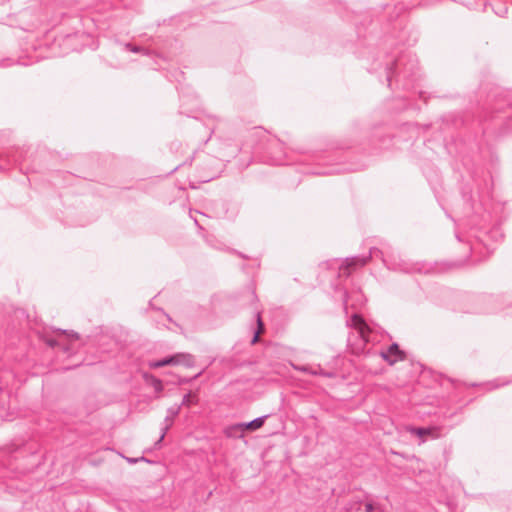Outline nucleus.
<instances>
[{"label": "nucleus", "instance_id": "obj_1", "mask_svg": "<svg viewBox=\"0 0 512 512\" xmlns=\"http://www.w3.org/2000/svg\"><path fill=\"white\" fill-rule=\"evenodd\" d=\"M383 71L389 87L395 83L403 90L414 88L420 76L418 60L410 51L387 55L383 64Z\"/></svg>", "mask_w": 512, "mask_h": 512}, {"label": "nucleus", "instance_id": "obj_2", "mask_svg": "<svg viewBox=\"0 0 512 512\" xmlns=\"http://www.w3.org/2000/svg\"><path fill=\"white\" fill-rule=\"evenodd\" d=\"M372 258H380L384 265L391 270H401L404 272L414 270V268L409 267L408 263L398 257L396 251L390 245H383L382 248H370L368 256L346 258L345 262L339 268V275L349 277L352 269L364 266ZM415 270L419 272L422 271L421 268H415Z\"/></svg>", "mask_w": 512, "mask_h": 512}, {"label": "nucleus", "instance_id": "obj_3", "mask_svg": "<svg viewBox=\"0 0 512 512\" xmlns=\"http://www.w3.org/2000/svg\"><path fill=\"white\" fill-rule=\"evenodd\" d=\"M57 337H43V341L51 348H60L65 354H71L74 350L72 342L79 339L78 333L74 331L57 329Z\"/></svg>", "mask_w": 512, "mask_h": 512}, {"label": "nucleus", "instance_id": "obj_4", "mask_svg": "<svg viewBox=\"0 0 512 512\" xmlns=\"http://www.w3.org/2000/svg\"><path fill=\"white\" fill-rule=\"evenodd\" d=\"M490 109L494 114L493 118L505 121L506 129L512 130V100L510 95L497 99Z\"/></svg>", "mask_w": 512, "mask_h": 512}, {"label": "nucleus", "instance_id": "obj_5", "mask_svg": "<svg viewBox=\"0 0 512 512\" xmlns=\"http://www.w3.org/2000/svg\"><path fill=\"white\" fill-rule=\"evenodd\" d=\"M351 326L355 329L357 337L360 338L363 348L369 344L378 341V335L372 328L365 322V320L358 314H353L350 319Z\"/></svg>", "mask_w": 512, "mask_h": 512}, {"label": "nucleus", "instance_id": "obj_6", "mask_svg": "<svg viewBox=\"0 0 512 512\" xmlns=\"http://www.w3.org/2000/svg\"><path fill=\"white\" fill-rule=\"evenodd\" d=\"M195 359L194 356L189 353H175L169 356H166L162 359L153 361L150 363V367L152 368H160L164 366H174V365H183L185 367L194 366Z\"/></svg>", "mask_w": 512, "mask_h": 512}, {"label": "nucleus", "instance_id": "obj_7", "mask_svg": "<svg viewBox=\"0 0 512 512\" xmlns=\"http://www.w3.org/2000/svg\"><path fill=\"white\" fill-rule=\"evenodd\" d=\"M180 409H181V405L172 406V407L168 408L167 416L164 419V426L161 429L162 433H161L158 441H156L155 447H159L160 443L163 441L167 431L170 429V427L173 424L174 418L179 414Z\"/></svg>", "mask_w": 512, "mask_h": 512}, {"label": "nucleus", "instance_id": "obj_8", "mask_svg": "<svg viewBox=\"0 0 512 512\" xmlns=\"http://www.w3.org/2000/svg\"><path fill=\"white\" fill-rule=\"evenodd\" d=\"M409 432L419 437L422 441L428 438L437 439L441 436L440 429L437 427H411Z\"/></svg>", "mask_w": 512, "mask_h": 512}, {"label": "nucleus", "instance_id": "obj_9", "mask_svg": "<svg viewBox=\"0 0 512 512\" xmlns=\"http://www.w3.org/2000/svg\"><path fill=\"white\" fill-rule=\"evenodd\" d=\"M380 355L390 365L404 359V352L397 343H392L386 351H380Z\"/></svg>", "mask_w": 512, "mask_h": 512}, {"label": "nucleus", "instance_id": "obj_10", "mask_svg": "<svg viewBox=\"0 0 512 512\" xmlns=\"http://www.w3.org/2000/svg\"><path fill=\"white\" fill-rule=\"evenodd\" d=\"M364 303V296L361 291H354L351 294L345 292L343 297L344 309L347 311L348 306L351 305L353 308H357Z\"/></svg>", "mask_w": 512, "mask_h": 512}, {"label": "nucleus", "instance_id": "obj_11", "mask_svg": "<svg viewBox=\"0 0 512 512\" xmlns=\"http://www.w3.org/2000/svg\"><path fill=\"white\" fill-rule=\"evenodd\" d=\"M267 417H268L267 415H264V416L257 417L252 421L240 423V425L242 426V430H244V432H245L247 430L256 431V430L260 429L264 425Z\"/></svg>", "mask_w": 512, "mask_h": 512}, {"label": "nucleus", "instance_id": "obj_12", "mask_svg": "<svg viewBox=\"0 0 512 512\" xmlns=\"http://www.w3.org/2000/svg\"><path fill=\"white\" fill-rule=\"evenodd\" d=\"M256 316V329L254 331V335L251 339V344L254 345L259 341V336L265 332V324L261 317V312L259 310L255 313Z\"/></svg>", "mask_w": 512, "mask_h": 512}, {"label": "nucleus", "instance_id": "obj_13", "mask_svg": "<svg viewBox=\"0 0 512 512\" xmlns=\"http://www.w3.org/2000/svg\"><path fill=\"white\" fill-rule=\"evenodd\" d=\"M224 434L228 438H242L244 436V430H242L240 423H235L226 427Z\"/></svg>", "mask_w": 512, "mask_h": 512}, {"label": "nucleus", "instance_id": "obj_14", "mask_svg": "<svg viewBox=\"0 0 512 512\" xmlns=\"http://www.w3.org/2000/svg\"><path fill=\"white\" fill-rule=\"evenodd\" d=\"M144 378H145L146 382L154 388V390H155V392L157 394L156 398H159L160 397L159 394L163 390L162 381L160 379L156 378L155 376L148 375V374H145Z\"/></svg>", "mask_w": 512, "mask_h": 512}, {"label": "nucleus", "instance_id": "obj_15", "mask_svg": "<svg viewBox=\"0 0 512 512\" xmlns=\"http://www.w3.org/2000/svg\"><path fill=\"white\" fill-rule=\"evenodd\" d=\"M144 378H145L146 382L154 388V390H155V392L157 394L156 398H159L160 397L159 394L163 390L162 381L160 379L156 378L155 376L148 375V374H145Z\"/></svg>", "mask_w": 512, "mask_h": 512}, {"label": "nucleus", "instance_id": "obj_16", "mask_svg": "<svg viewBox=\"0 0 512 512\" xmlns=\"http://www.w3.org/2000/svg\"><path fill=\"white\" fill-rule=\"evenodd\" d=\"M144 378H145L146 382L154 388V390H155V392L157 394L156 398H159L160 397L159 394L163 390L162 381L160 379L156 378L155 376L148 375V374H145Z\"/></svg>", "mask_w": 512, "mask_h": 512}, {"label": "nucleus", "instance_id": "obj_17", "mask_svg": "<svg viewBox=\"0 0 512 512\" xmlns=\"http://www.w3.org/2000/svg\"><path fill=\"white\" fill-rule=\"evenodd\" d=\"M311 375L322 376L325 378H334L336 376V373L333 371H326L320 365H317L316 367H312Z\"/></svg>", "mask_w": 512, "mask_h": 512}, {"label": "nucleus", "instance_id": "obj_18", "mask_svg": "<svg viewBox=\"0 0 512 512\" xmlns=\"http://www.w3.org/2000/svg\"><path fill=\"white\" fill-rule=\"evenodd\" d=\"M196 396L192 394V392H188L183 396L181 406L190 407L195 403Z\"/></svg>", "mask_w": 512, "mask_h": 512}, {"label": "nucleus", "instance_id": "obj_19", "mask_svg": "<svg viewBox=\"0 0 512 512\" xmlns=\"http://www.w3.org/2000/svg\"><path fill=\"white\" fill-rule=\"evenodd\" d=\"M125 49L128 51H131L133 53H144L145 52V50L142 47L133 45L131 43H126Z\"/></svg>", "mask_w": 512, "mask_h": 512}, {"label": "nucleus", "instance_id": "obj_20", "mask_svg": "<svg viewBox=\"0 0 512 512\" xmlns=\"http://www.w3.org/2000/svg\"><path fill=\"white\" fill-rule=\"evenodd\" d=\"M508 383H509V381L503 382L500 379H496V380H494V381H492L490 383H487V386H489V389L491 390V389H495V388H499L501 386H504V385H506Z\"/></svg>", "mask_w": 512, "mask_h": 512}, {"label": "nucleus", "instance_id": "obj_21", "mask_svg": "<svg viewBox=\"0 0 512 512\" xmlns=\"http://www.w3.org/2000/svg\"><path fill=\"white\" fill-rule=\"evenodd\" d=\"M293 367L297 371L311 375L312 366H310V365H294Z\"/></svg>", "mask_w": 512, "mask_h": 512}, {"label": "nucleus", "instance_id": "obj_22", "mask_svg": "<svg viewBox=\"0 0 512 512\" xmlns=\"http://www.w3.org/2000/svg\"><path fill=\"white\" fill-rule=\"evenodd\" d=\"M353 509H355L356 511H359L361 509V502L360 501L349 502L346 507V512H349Z\"/></svg>", "mask_w": 512, "mask_h": 512}, {"label": "nucleus", "instance_id": "obj_23", "mask_svg": "<svg viewBox=\"0 0 512 512\" xmlns=\"http://www.w3.org/2000/svg\"><path fill=\"white\" fill-rule=\"evenodd\" d=\"M381 507L379 505H375L372 502H367L365 504V512H374L378 511Z\"/></svg>", "mask_w": 512, "mask_h": 512}, {"label": "nucleus", "instance_id": "obj_24", "mask_svg": "<svg viewBox=\"0 0 512 512\" xmlns=\"http://www.w3.org/2000/svg\"><path fill=\"white\" fill-rule=\"evenodd\" d=\"M247 297H248V302L251 303V304L254 303L257 300V296H256L254 290H248L247 291Z\"/></svg>", "mask_w": 512, "mask_h": 512}, {"label": "nucleus", "instance_id": "obj_25", "mask_svg": "<svg viewBox=\"0 0 512 512\" xmlns=\"http://www.w3.org/2000/svg\"><path fill=\"white\" fill-rule=\"evenodd\" d=\"M495 13L501 17H504L507 14V7L501 6L499 9H495Z\"/></svg>", "mask_w": 512, "mask_h": 512}, {"label": "nucleus", "instance_id": "obj_26", "mask_svg": "<svg viewBox=\"0 0 512 512\" xmlns=\"http://www.w3.org/2000/svg\"><path fill=\"white\" fill-rule=\"evenodd\" d=\"M139 460L141 461H147V459L145 457H141V458H127V461L130 462V463H136L138 462Z\"/></svg>", "mask_w": 512, "mask_h": 512}, {"label": "nucleus", "instance_id": "obj_27", "mask_svg": "<svg viewBox=\"0 0 512 512\" xmlns=\"http://www.w3.org/2000/svg\"><path fill=\"white\" fill-rule=\"evenodd\" d=\"M189 100H190V98H189L188 96H184V95H182V96H181V101H182V106H181V108H183V106H184L186 103H188V102H189Z\"/></svg>", "mask_w": 512, "mask_h": 512}, {"label": "nucleus", "instance_id": "obj_28", "mask_svg": "<svg viewBox=\"0 0 512 512\" xmlns=\"http://www.w3.org/2000/svg\"><path fill=\"white\" fill-rule=\"evenodd\" d=\"M10 64V60H3L0 62L1 67H6Z\"/></svg>", "mask_w": 512, "mask_h": 512}, {"label": "nucleus", "instance_id": "obj_29", "mask_svg": "<svg viewBox=\"0 0 512 512\" xmlns=\"http://www.w3.org/2000/svg\"><path fill=\"white\" fill-rule=\"evenodd\" d=\"M425 95H426V93H425V92H423V91H419V97H420V98H422V99H424V100L426 101V96H425Z\"/></svg>", "mask_w": 512, "mask_h": 512}, {"label": "nucleus", "instance_id": "obj_30", "mask_svg": "<svg viewBox=\"0 0 512 512\" xmlns=\"http://www.w3.org/2000/svg\"><path fill=\"white\" fill-rule=\"evenodd\" d=\"M12 161L15 162V163L19 162L20 161V156L14 155Z\"/></svg>", "mask_w": 512, "mask_h": 512}, {"label": "nucleus", "instance_id": "obj_31", "mask_svg": "<svg viewBox=\"0 0 512 512\" xmlns=\"http://www.w3.org/2000/svg\"><path fill=\"white\" fill-rule=\"evenodd\" d=\"M166 317H167V319H168L170 322L172 321V319H171V317H170L169 315H166Z\"/></svg>", "mask_w": 512, "mask_h": 512}, {"label": "nucleus", "instance_id": "obj_32", "mask_svg": "<svg viewBox=\"0 0 512 512\" xmlns=\"http://www.w3.org/2000/svg\"><path fill=\"white\" fill-rule=\"evenodd\" d=\"M201 374V372H199L197 375H195V377H193V379L195 378H198V376Z\"/></svg>", "mask_w": 512, "mask_h": 512}, {"label": "nucleus", "instance_id": "obj_33", "mask_svg": "<svg viewBox=\"0 0 512 512\" xmlns=\"http://www.w3.org/2000/svg\"><path fill=\"white\" fill-rule=\"evenodd\" d=\"M326 172H317L318 175L325 174Z\"/></svg>", "mask_w": 512, "mask_h": 512}, {"label": "nucleus", "instance_id": "obj_34", "mask_svg": "<svg viewBox=\"0 0 512 512\" xmlns=\"http://www.w3.org/2000/svg\"><path fill=\"white\" fill-rule=\"evenodd\" d=\"M377 512H383V510L380 508Z\"/></svg>", "mask_w": 512, "mask_h": 512}]
</instances>
